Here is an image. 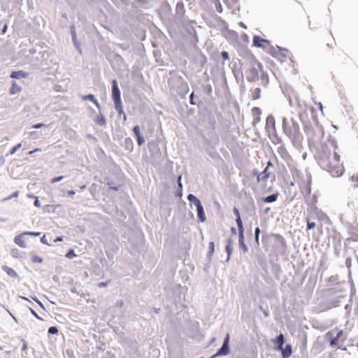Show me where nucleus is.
<instances>
[{
  "instance_id": "c756f323",
  "label": "nucleus",
  "mask_w": 358,
  "mask_h": 358,
  "mask_svg": "<svg viewBox=\"0 0 358 358\" xmlns=\"http://www.w3.org/2000/svg\"><path fill=\"white\" fill-rule=\"evenodd\" d=\"M21 143H18L17 145H15L12 149H10L9 155H12L15 154V152L21 147Z\"/></svg>"
},
{
  "instance_id": "bb28decb",
  "label": "nucleus",
  "mask_w": 358,
  "mask_h": 358,
  "mask_svg": "<svg viewBox=\"0 0 358 358\" xmlns=\"http://www.w3.org/2000/svg\"><path fill=\"white\" fill-rule=\"evenodd\" d=\"M96 122L99 125H104L106 124V120L105 118L102 115H101L96 117Z\"/></svg>"
},
{
  "instance_id": "864d4df0",
  "label": "nucleus",
  "mask_w": 358,
  "mask_h": 358,
  "mask_svg": "<svg viewBox=\"0 0 358 358\" xmlns=\"http://www.w3.org/2000/svg\"><path fill=\"white\" fill-rule=\"evenodd\" d=\"M231 232H232L233 234H235L236 233V229H235L234 227H231Z\"/></svg>"
},
{
  "instance_id": "a211bd4d",
  "label": "nucleus",
  "mask_w": 358,
  "mask_h": 358,
  "mask_svg": "<svg viewBox=\"0 0 358 358\" xmlns=\"http://www.w3.org/2000/svg\"><path fill=\"white\" fill-rule=\"evenodd\" d=\"M236 224L238 229V234L241 235V238H243V234L244 233V228L243 225V222L241 218V216H238V217L236 218Z\"/></svg>"
},
{
  "instance_id": "6ab92c4d",
  "label": "nucleus",
  "mask_w": 358,
  "mask_h": 358,
  "mask_svg": "<svg viewBox=\"0 0 358 358\" xmlns=\"http://www.w3.org/2000/svg\"><path fill=\"white\" fill-rule=\"evenodd\" d=\"M3 269L10 277L15 278L17 276L16 271L12 268L5 266Z\"/></svg>"
},
{
  "instance_id": "09e8293b",
  "label": "nucleus",
  "mask_w": 358,
  "mask_h": 358,
  "mask_svg": "<svg viewBox=\"0 0 358 358\" xmlns=\"http://www.w3.org/2000/svg\"><path fill=\"white\" fill-rule=\"evenodd\" d=\"M106 285H107V283H106V282H100V283L99 284V287H105V286H106Z\"/></svg>"
},
{
  "instance_id": "4c0bfd02",
  "label": "nucleus",
  "mask_w": 358,
  "mask_h": 358,
  "mask_svg": "<svg viewBox=\"0 0 358 358\" xmlns=\"http://www.w3.org/2000/svg\"><path fill=\"white\" fill-rule=\"evenodd\" d=\"M43 126H44V124H42V123H38V124H36L32 125V127H32V128H34V129H39V128H41V127H43Z\"/></svg>"
},
{
  "instance_id": "2eb2a0df",
  "label": "nucleus",
  "mask_w": 358,
  "mask_h": 358,
  "mask_svg": "<svg viewBox=\"0 0 358 358\" xmlns=\"http://www.w3.org/2000/svg\"><path fill=\"white\" fill-rule=\"evenodd\" d=\"M282 355L283 358H288L292 353L291 345H287L285 348L282 347Z\"/></svg>"
},
{
  "instance_id": "3c124183",
  "label": "nucleus",
  "mask_w": 358,
  "mask_h": 358,
  "mask_svg": "<svg viewBox=\"0 0 358 358\" xmlns=\"http://www.w3.org/2000/svg\"><path fill=\"white\" fill-rule=\"evenodd\" d=\"M62 240H63L62 237H58L57 239L55 240V242L62 241Z\"/></svg>"
},
{
  "instance_id": "8fccbe9b",
  "label": "nucleus",
  "mask_w": 358,
  "mask_h": 358,
  "mask_svg": "<svg viewBox=\"0 0 358 358\" xmlns=\"http://www.w3.org/2000/svg\"><path fill=\"white\" fill-rule=\"evenodd\" d=\"M210 249L212 250V251H213L214 250V243L213 242L210 243Z\"/></svg>"
},
{
  "instance_id": "6e6d98bb",
  "label": "nucleus",
  "mask_w": 358,
  "mask_h": 358,
  "mask_svg": "<svg viewBox=\"0 0 358 358\" xmlns=\"http://www.w3.org/2000/svg\"><path fill=\"white\" fill-rule=\"evenodd\" d=\"M318 230H319L320 234H323V231H322V227H319Z\"/></svg>"
},
{
  "instance_id": "4d7b16f0",
  "label": "nucleus",
  "mask_w": 358,
  "mask_h": 358,
  "mask_svg": "<svg viewBox=\"0 0 358 358\" xmlns=\"http://www.w3.org/2000/svg\"><path fill=\"white\" fill-rule=\"evenodd\" d=\"M282 150V151L286 152L285 149V148H279V150Z\"/></svg>"
},
{
  "instance_id": "bf43d9fd",
  "label": "nucleus",
  "mask_w": 358,
  "mask_h": 358,
  "mask_svg": "<svg viewBox=\"0 0 358 358\" xmlns=\"http://www.w3.org/2000/svg\"><path fill=\"white\" fill-rule=\"evenodd\" d=\"M357 346H358V344H357Z\"/></svg>"
},
{
  "instance_id": "f3484780",
  "label": "nucleus",
  "mask_w": 358,
  "mask_h": 358,
  "mask_svg": "<svg viewBox=\"0 0 358 358\" xmlns=\"http://www.w3.org/2000/svg\"><path fill=\"white\" fill-rule=\"evenodd\" d=\"M27 76V73L22 71H13L10 74V77L13 78H25Z\"/></svg>"
},
{
  "instance_id": "cd10ccee",
  "label": "nucleus",
  "mask_w": 358,
  "mask_h": 358,
  "mask_svg": "<svg viewBox=\"0 0 358 358\" xmlns=\"http://www.w3.org/2000/svg\"><path fill=\"white\" fill-rule=\"evenodd\" d=\"M238 241H239V244L241 245V246L242 247V248L243 249L244 251H246L247 250V247L246 245H245L244 243V236H243V238H241V235L240 234H238Z\"/></svg>"
},
{
  "instance_id": "39448f33",
  "label": "nucleus",
  "mask_w": 358,
  "mask_h": 358,
  "mask_svg": "<svg viewBox=\"0 0 358 358\" xmlns=\"http://www.w3.org/2000/svg\"><path fill=\"white\" fill-rule=\"evenodd\" d=\"M326 337L329 338V343L331 347L337 346L338 348H341L340 345H338L339 341H343L345 339L343 331L342 330L338 331L336 333V336H334V333L333 331H328L326 334Z\"/></svg>"
},
{
  "instance_id": "aec40b11",
  "label": "nucleus",
  "mask_w": 358,
  "mask_h": 358,
  "mask_svg": "<svg viewBox=\"0 0 358 358\" xmlns=\"http://www.w3.org/2000/svg\"><path fill=\"white\" fill-rule=\"evenodd\" d=\"M21 90L20 87L15 82L13 81L12 83V86L10 90V94H15L17 93H19Z\"/></svg>"
},
{
  "instance_id": "37998d69",
  "label": "nucleus",
  "mask_w": 358,
  "mask_h": 358,
  "mask_svg": "<svg viewBox=\"0 0 358 358\" xmlns=\"http://www.w3.org/2000/svg\"><path fill=\"white\" fill-rule=\"evenodd\" d=\"M334 45H335V42H334V41H333V43H327V45L328 47H329L330 48H332L334 47Z\"/></svg>"
},
{
  "instance_id": "79ce46f5",
  "label": "nucleus",
  "mask_w": 358,
  "mask_h": 358,
  "mask_svg": "<svg viewBox=\"0 0 358 358\" xmlns=\"http://www.w3.org/2000/svg\"><path fill=\"white\" fill-rule=\"evenodd\" d=\"M41 242L44 244H48L46 240H45V236L44 235L42 238H41Z\"/></svg>"
},
{
  "instance_id": "dca6fc26",
  "label": "nucleus",
  "mask_w": 358,
  "mask_h": 358,
  "mask_svg": "<svg viewBox=\"0 0 358 358\" xmlns=\"http://www.w3.org/2000/svg\"><path fill=\"white\" fill-rule=\"evenodd\" d=\"M273 342L274 343L278 345V350H282V345L285 342L283 334H281L278 336H277Z\"/></svg>"
},
{
  "instance_id": "393cba45",
  "label": "nucleus",
  "mask_w": 358,
  "mask_h": 358,
  "mask_svg": "<svg viewBox=\"0 0 358 358\" xmlns=\"http://www.w3.org/2000/svg\"><path fill=\"white\" fill-rule=\"evenodd\" d=\"M187 199L189 201H192L194 203L195 206L198 203V202H201L199 199H197L193 194H189Z\"/></svg>"
},
{
  "instance_id": "f257e3e1",
  "label": "nucleus",
  "mask_w": 358,
  "mask_h": 358,
  "mask_svg": "<svg viewBox=\"0 0 358 358\" xmlns=\"http://www.w3.org/2000/svg\"><path fill=\"white\" fill-rule=\"evenodd\" d=\"M337 150L338 146L334 142H331L329 144L322 145L316 154L318 164L333 177L341 176L345 171Z\"/></svg>"
},
{
  "instance_id": "c9c22d12",
  "label": "nucleus",
  "mask_w": 358,
  "mask_h": 358,
  "mask_svg": "<svg viewBox=\"0 0 358 358\" xmlns=\"http://www.w3.org/2000/svg\"><path fill=\"white\" fill-rule=\"evenodd\" d=\"M27 234V235H31V236H40L41 233L40 232H31V231H29V232H25Z\"/></svg>"
},
{
  "instance_id": "2f4dec72",
  "label": "nucleus",
  "mask_w": 358,
  "mask_h": 358,
  "mask_svg": "<svg viewBox=\"0 0 358 358\" xmlns=\"http://www.w3.org/2000/svg\"><path fill=\"white\" fill-rule=\"evenodd\" d=\"M48 333L50 334H56L58 333V329L56 327H51L48 329Z\"/></svg>"
},
{
  "instance_id": "58836bf2",
  "label": "nucleus",
  "mask_w": 358,
  "mask_h": 358,
  "mask_svg": "<svg viewBox=\"0 0 358 358\" xmlns=\"http://www.w3.org/2000/svg\"><path fill=\"white\" fill-rule=\"evenodd\" d=\"M233 211H234V213L235 214V215H236V218H237V217H238V216H241V215H240L239 210H238V208H234Z\"/></svg>"
},
{
  "instance_id": "c85d7f7f",
  "label": "nucleus",
  "mask_w": 358,
  "mask_h": 358,
  "mask_svg": "<svg viewBox=\"0 0 358 358\" xmlns=\"http://www.w3.org/2000/svg\"><path fill=\"white\" fill-rule=\"evenodd\" d=\"M65 256L68 259H72L73 257H76V255L75 254L74 250L71 249L69 250V252L66 254Z\"/></svg>"
},
{
  "instance_id": "4be33fe9",
  "label": "nucleus",
  "mask_w": 358,
  "mask_h": 358,
  "mask_svg": "<svg viewBox=\"0 0 358 358\" xmlns=\"http://www.w3.org/2000/svg\"><path fill=\"white\" fill-rule=\"evenodd\" d=\"M350 239L354 242H358V230L357 229H352Z\"/></svg>"
},
{
  "instance_id": "f8f14e48",
  "label": "nucleus",
  "mask_w": 358,
  "mask_h": 358,
  "mask_svg": "<svg viewBox=\"0 0 358 358\" xmlns=\"http://www.w3.org/2000/svg\"><path fill=\"white\" fill-rule=\"evenodd\" d=\"M196 210H197V216L199 220L201 222H203L206 220V216L203 208L201 203V202H198V203L196 206Z\"/></svg>"
},
{
  "instance_id": "a19ab883",
  "label": "nucleus",
  "mask_w": 358,
  "mask_h": 358,
  "mask_svg": "<svg viewBox=\"0 0 358 358\" xmlns=\"http://www.w3.org/2000/svg\"><path fill=\"white\" fill-rule=\"evenodd\" d=\"M38 151H40V149H38V148H36V149H34V150H33L30 151V152H29V155H32L33 153H34V152H38Z\"/></svg>"
},
{
  "instance_id": "0eeeda50",
  "label": "nucleus",
  "mask_w": 358,
  "mask_h": 358,
  "mask_svg": "<svg viewBox=\"0 0 358 358\" xmlns=\"http://www.w3.org/2000/svg\"><path fill=\"white\" fill-rule=\"evenodd\" d=\"M26 236L27 234L24 232L16 236L14 238L15 243L21 248H26L27 245Z\"/></svg>"
},
{
  "instance_id": "f03ea898",
  "label": "nucleus",
  "mask_w": 358,
  "mask_h": 358,
  "mask_svg": "<svg viewBox=\"0 0 358 358\" xmlns=\"http://www.w3.org/2000/svg\"><path fill=\"white\" fill-rule=\"evenodd\" d=\"M282 131L293 143H299L303 139L299 125L294 117H283Z\"/></svg>"
},
{
  "instance_id": "a878e982",
  "label": "nucleus",
  "mask_w": 358,
  "mask_h": 358,
  "mask_svg": "<svg viewBox=\"0 0 358 358\" xmlns=\"http://www.w3.org/2000/svg\"><path fill=\"white\" fill-rule=\"evenodd\" d=\"M31 262L33 263H42L43 258H41V257H39L36 255H33L31 256Z\"/></svg>"
},
{
  "instance_id": "f704fd0d",
  "label": "nucleus",
  "mask_w": 358,
  "mask_h": 358,
  "mask_svg": "<svg viewBox=\"0 0 358 358\" xmlns=\"http://www.w3.org/2000/svg\"><path fill=\"white\" fill-rule=\"evenodd\" d=\"M226 250H227V253H228V255H230V254H231V251H232V248H231V245H230V243H229L227 245V246H226Z\"/></svg>"
},
{
  "instance_id": "412c9836",
  "label": "nucleus",
  "mask_w": 358,
  "mask_h": 358,
  "mask_svg": "<svg viewBox=\"0 0 358 358\" xmlns=\"http://www.w3.org/2000/svg\"><path fill=\"white\" fill-rule=\"evenodd\" d=\"M83 99L92 101L97 108H99V103L93 94L85 95L83 97Z\"/></svg>"
},
{
  "instance_id": "6e6552de",
  "label": "nucleus",
  "mask_w": 358,
  "mask_h": 358,
  "mask_svg": "<svg viewBox=\"0 0 358 358\" xmlns=\"http://www.w3.org/2000/svg\"><path fill=\"white\" fill-rule=\"evenodd\" d=\"M229 337L227 336L226 340L224 341L222 348L217 351V352L213 355L212 357L220 356V355H226L229 353Z\"/></svg>"
},
{
  "instance_id": "1a4fd4ad",
  "label": "nucleus",
  "mask_w": 358,
  "mask_h": 358,
  "mask_svg": "<svg viewBox=\"0 0 358 358\" xmlns=\"http://www.w3.org/2000/svg\"><path fill=\"white\" fill-rule=\"evenodd\" d=\"M133 131L136 137L137 143L139 146L142 145L144 142V138L141 134L140 127L138 125L135 126L133 128Z\"/></svg>"
},
{
  "instance_id": "13d9d810",
  "label": "nucleus",
  "mask_w": 358,
  "mask_h": 358,
  "mask_svg": "<svg viewBox=\"0 0 358 358\" xmlns=\"http://www.w3.org/2000/svg\"><path fill=\"white\" fill-rule=\"evenodd\" d=\"M309 27H310V29H313V27H312L310 26V22H309Z\"/></svg>"
},
{
  "instance_id": "ddd939ff",
  "label": "nucleus",
  "mask_w": 358,
  "mask_h": 358,
  "mask_svg": "<svg viewBox=\"0 0 358 358\" xmlns=\"http://www.w3.org/2000/svg\"><path fill=\"white\" fill-rule=\"evenodd\" d=\"M176 14L180 17L185 15V9L182 1H178L176 6Z\"/></svg>"
},
{
  "instance_id": "4468645a",
  "label": "nucleus",
  "mask_w": 358,
  "mask_h": 358,
  "mask_svg": "<svg viewBox=\"0 0 358 358\" xmlns=\"http://www.w3.org/2000/svg\"><path fill=\"white\" fill-rule=\"evenodd\" d=\"M267 43V41L262 38L259 36H255L253 37V44L257 47H264V43Z\"/></svg>"
},
{
  "instance_id": "ea45409f",
  "label": "nucleus",
  "mask_w": 358,
  "mask_h": 358,
  "mask_svg": "<svg viewBox=\"0 0 358 358\" xmlns=\"http://www.w3.org/2000/svg\"><path fill=\"white\" fill-rule=\"evenodd\" d=\"M306 191L310 193V181L308 182V184L306 185Z\"/></svg>"
},
{
  "instance_id": "20e7f679",
  "label": "nucleus",
  "mask_w": 358,
  "mask_h": 358,
  "mask_svg": "<svg viewBox=\"0 0 358 358\" xmlns=\"http://www.w3.org/2000/svg\"><path fill=\"white\" fill-rule=\"evenodd\" d=\"M112 98L114 101L115 110L118 112V113H122L123 109L120 96V91L119 90L116 80H113L112 81Z\"/></svg>"
},
{
  "instance_id": "9d476101",
  "label": "nucleus",
  "mask_w": 358,
  "mask_h": 358,
  "mask_svg": "<svg viewBox=\"0 0 358 358\" xmlns=\"http://www.w3.org/2000/svg\"><path fill=\"white\" fill-rule=\"evenodd\" d=\"M271 165V162H268L267 163L266 167L265 168L264 171L262 173V174H260V175H259L257 176V181L258 182H259V181H266L268 180V178L270 177V174H271V173L268 171V168Z\"/></svg>"
},
{
  "instance_id": "c03bdc74",
  "label": "nucleus",
  "mask_w": 358,
  "mask_h": 358,
  "mask_svg": "<svg viewBox=\"0 0 358 358\" xmlns=\"http://www.w3.org/2000/svg\"><path fill=\"white\" fill-rule=\"evenodd\" d=\"M193 96H194V93L192 92L189 96V99H190V103L192 104H194V103L193 102Z\"/></svg>"
},
{
  "instance_id": "e433bc0d",
  "label": "nucleus",
  "mask_w": 358,
  "mask_h": 358,
  "mask_svg": "<svg viewBox=\"0 0 358 358\" xmlns=\"http://www.w3.org/2000/svg\"><path fill=\"white\" fill-rule=\"evenodd\" d=\"M222 57H223L224 59L227 60L229 59V54L227 52H222Z\"/></svg>"
},
{
  "instance_id": "9b49d317",
  "label": "nucleus",
  "mask_w": 358,
  "mask_h": 358,
  "mask_svg": "<svg viewBox=\"0 0 358 358\" xmlns=\"http://www.w3.org/2000/svg\"><path fill=\"white\" fill-rule=\"evenodd\" d=\"M252 114L254 118L253 123L257 124L261 120L262 110L259 107H253L252 108Z\"/></svg>"
},
{
  "instance_id": "603ef678",
  "label": "nucleus",
  "mask_w": 358,
  "mask_h": 358,
  "mask_svg": "<svg viewBox=\"0 0 358 358\" xmlns=\"http://www.w3.org/2000/svg\"><path fill=\"white\" fill-rule=\"evenodd\" d=\"M6 29H7V25L5 24L3 28L2 32L4 34L6 31Z\"/></svg>"
},
{
  "instance_id": "5701e85b",
  "label": "nucleus",
  "mask_w": 358,
  "mask_h": 358,
  "mask_svg": "<svg viewBox=\"0 0 358 358\" xmlns=\"http://www.w3.org/2000/svg\"><path fill=\"white\" fill-rule=\"evenodd\" d=\"M277 197H278L277 194H271V195H269V196L264 198V201L266 202V203H271V202L276 201Z\"/></svg>"
},
{
  "instance_id": "49530a36",
  "label": "nucleus",
  "mask_w": 358,
  "mask_h": 358,
  "mask_svg": "<svg viewBox=\"0 0 358 358\" xmlns=\"http://www.w3.org/2000/svg\"><path fill=\"white\" fill-rule=\"evenodd\" d=\"M31 311L32 314H33L34 316H36L38 319L41 320V319L39 317V316L36 314V313L34 310H31Z\"/></svg>"
},
{
  "instance_id": "423d86ee",
  "label": "nucleus",
  "mask_w": 358,
  "mask_h": 358,
  "mask_svg": "<svg viewBox=\"0 0 358 358\" xmlns=\"http://www.w3.org/2000/svg\"><path fill=\"white\" fill-rule=\"evenodd\" d=\"M265 129L268 134H275V120L273 115H268L266 117Z\"/></svg>"
},
{
  "instance_id": "7c9ffc66",
  "label": "nucleus",
  "mask_w": 358,
  "mask_h": 358,
  "mask_svg": "<svg viewBox=\"0 0 358 358\" xmlns=\"http://www.w3.org/2000/svg\"><path fill=\"white\" fill-rule=\"evenodd\" d=\"M259 234H260V229L259 227H257L255 229V242L259 244Z\"/></svg>"
},
{
  "instance_id": "7ed1b4c3",
  "label": "nucleus",
  "mask_w": 358,
  "mask_h": 358,
  "mask_svg": "<svg viewBox=\"0 0 358 358\" xmlns=\"http://www.w3.org/2000/svg\"><path fill=\"white\" fill-rule=\"evenodd\" d=\"M315 220L319 222H330L329 217L324 213L321 210H314L306 217L307 230H311L316 227Z\"/></svg>"
},
{
  "instance_id": "5fc2aeb1",
  "label": "nucleus",
  "mask_w": 358,
  "mask_h": 358,
  "mask_svg": "<svg viewBox=\"0 0 358 358\" xmlns=\"http://www.w3.org/2000/svg\"><path fill=\"white\" fill-rule=\"evenodd\" d=\"M180 180H181V176H179V178H178V183H179V186H180V187H181V186H182V184H181V182H180Z\"/></svg>"
},
{
  "instance_id": "de8ad7c7",
  "label": "nucleus",
  "mask_w": 358,
  "mask_h": 358,
  "mask_svg": "<svg viewBox=\"0 0 358 358\" xmlns=\"http://www.w3.org/2000/svg\"><path fill=\"white\" fill-rule=\"evenodd\" d=\"M34 205L36 206V207H40V203L38 201V199H36L35 201H34Z\"/></svg>"
},
{
  "instance_id": "a18cd8bd",
  "label": "nucleus",
  "mask_w": 358,
  "mask_h": 358,
  "mask_svg": "<svg viewBox=\"0 0 358 358\" xmlns=\"http://www.w3.org/2000/svg\"><path fill=\"white\" fill-rule=\"evenodd\" d=\"M67 193L69 196H73L75 194V192L73 190H69Z\"/></svg>"
},
{
  "instance_id": "473e14b6",
  "label": "nucleus",
  "mask_w": 358,
  "mask_h": 358,
  "mask_svg": "<svg viewBox=\"0 0 358 358\" xmlns=\"http://www.w3.org/2000/svg\"><path fill=\"white\" fill-rule=\"evenodd\" d=\"M63 178H64V176H62L52 178L51 179V183H55L57 182H59V181L62 180Z\"/></svg>"
},
{
  "instance_id": "72a5a7b5",
  "label": "nucleus",
  "mask_w": 358,
  "mask_h": 358,
  "mask_svg": "<svg viewBox=\"0 0 358 358\" xmlns=\"http://www.w3.org/2000/svg\"><path fill=\"white\" fill-rule=\"evenodd\" d=\"M250 71L252 73V75L253 78H257L258 77V71H257V70H256L255 69H252L250 70Z\"/></svg>"
},
{
  "instance_id": "b1692460",
  "label": "nucleus",
  "mask_w": 358,
  "mask_h": 358,
  "mask_svg": "<svg viewBox=\"0 0 358 358\" xmlns=\"http://www.w3.org/2000/svg\"><path fill=\"white\" fill-rule=\"evenodd\" d=\"M251 96H252V99L253 100L258 99L260 97V89L259 88L255 89L254 91H252Z\"/></svg>"
}]
</instances>
